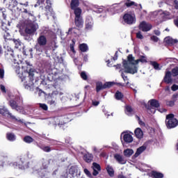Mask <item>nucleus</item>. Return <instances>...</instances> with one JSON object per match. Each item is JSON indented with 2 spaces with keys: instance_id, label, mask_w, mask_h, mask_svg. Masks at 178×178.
<instances>
[{
  "instance_id": "obj_1",
  "label": "nucleus",
  "mask_w": 178,
  "mask_h": 178,
  "mask_svg": "<svg viewBox=\"0 0 178 178\" xmlns=\"http://www.w3.org/2000/svg\"><path fill=\"white\" fill-rule=\"evenodd\" d=\"M140 62H141V63H147V57L145 56H140L139 59L136 60L133 55L129 54L127 57V60L123 61L124 73L136 74V73L138 72V67L136 65H138Z\"/></svg>"
},
{
  "instance_id": "obj_2",
  "label": "nucleus",
  "mask_w": 178,
  "mask_h": 178,
  "mask_svg": "<svg viewBox=\"0 0 178 178\" xmlns=\"http://www.w3.org/2000/svg\"><path fill=\"white\" fill-rule=\"evenodd\" d=\"M23 13L29 17L25 33L29 35H34V33L38 30V24L35 23V20H37L35 16L33 14V11L27 8H24Z\"/></svg>"
},
{
  "instance_id": "obj_3",
  "label": "nucleus",
  "mask_w": 178,
  "mask_h": 178,
  "mask_svg": "<svg viewBox=\"0 0 178 178\" xmlns=\"http://www.w3.org/2000/svg\"><path fill=\"white\" fill-rule=\"evenodd\" d=\"M131 6L143 9L141 4L138 5L131 0H127L125 3H120V4H114L111 6L109 8H108V11L111 12V15H115L116 12H123L126 8H131Z\"/></svg>"
},
{
  "instance_id": "obj_4",
  "label": "nucleus",
  "mask_w": 178,
  "mask_h": 178,
  "mask_svg": "<svg viewBox=\"0 0 178 178\" xmlns=\"http://www.w3.org/2000/svg\"><path fill=\"white\" fill-rule=\"evenodd\" d=\"M22 70H24V73L20 76L22 81H24V88L26 90H31L34 88V83L33 82V74L29 73L27 70L24 67V65L22 66Z\"/></svg>"
},
{
  "instance_id": "obj_5",
  "label": "nucleus",
  "mask_w": 178,
  "mask_h": 178,
  "mask_svg": "<svg viewBox=\"0 0 178 178\" xmlns=\"http://www.w3.org/2000/svg\"><path fill=\"white\" fill-rule=\"evenodd\" d=\"M8 50L9 52H10V55L12 56L13 65V67L15 69L17 74H20V63L23 62V58H22V56L20 55H17V56H13V50L10 47H8Z\"/></svg>"
},
{
  "instance_id": "obj_6",
  "label": "nucleus",
  "mask_w": 178,
  "mask_h": 178,
  "mask_svg": "<svg viewBox=\"0 0 178 178\" xmlns=\"http://www.w3.org/2000/svg\"><path fill=\"white\" fill-rule=\"evenodd\" d=\"M10 166H18L19 169H27L29 168V165L26 163V160L22 156L17 157L16 161L14 163H11Z\"/></svg>"
},
{
  "instance_id": "obj_7",
  "label": "nucleus",
  "mask_w": 178,
  "mask_h": 178,
  "mask_svg": "<svg viewBox=\"0 0 178 178\" xmlns=\"http://www.w3.org/2000/svg\"><path fill=\"white\" fill-rule=\"evenodd\" d=\"M165 123L168 129H173L177 126L178 121L175 118V115L173 114H169L166 116Z\"/></svg>"
},
{
  "instance_id": "obj_8",
  "label": "nucleus",
  "mask_w": 178,
  "mask_h": 178,
  "mask_svg": "<svg viewBox=\"0 0 178 178\" xmlns=\"http://www.w3.org/2000/svg\"><path fill=\"white\" fill-rule=\"evenodd\" d=\"M0 115L6 116V118H10V119H13V120H15L16 122H20L21 123L23 122L22 120L16 118L15 115H12L6 107L0 106Z\"/></svg>"
},
{
  "instance_id": "obj_9",
  "label": "nucleus",
  "mask_w": 178,
  "mask_h": 178,
  "mask_svg": "<svg viewBox=\"0 0 178 178\" xmlns=\"http://www.w3.org/2000/svg\"><path fill=\"white\" fill-rule=\"evenodd\" d=\"M54 121V124H58V126H63L65 123H67L70 122L67 116H60V117H56L54 119H51Z\"/></svg>"
},
{
  "instance_id": "obj_10",
  "label": "nucleus",
  "mask_w": 178,
  "mask_h": 178,
  "mask_svg": "<svg viewBox=\"0 0 178 178\" xmlns=\"http://www.w3.org/2000/svg\"><path fill=\"white\" fill-rule=\"evenodd\" d=\"M124 21L127 24L136 23V15L134 13H127L123 17Z\"/></svg>"
},
{
  "instance_id": "obj_11",
  "label": "nucleus",
  "mask_w": 178,
  "mask_h": 178,
  "mask_svg": "<svg viewBox=\"0 0 178 178\" xmlns=\"http://www.w3.org/2000/svg\"><path fill=\"white\" fill-rule=\"evenodd\" d=\"M72 177H76V178H79L80 177V171L79 170V168H77V166L74 165V166H72L70 168V174L67 177V178H72Z\"/></svg>"
},
{
  "instance_id": "obj_12",
  "label": "nucleus",
  "mask_w": 178,
  "mask_h": 178,
  "mask_svg": "<svg viewBox=\"0 0 178 178\" xmlns=\"http://www.w3.org/2000/svg\"><path fill=\"white\" fill-rule=\"evenodd\" d=\"M9 105L12 108V109H15L17 112H20L21 113H24V108L22 106H17V103L15 100H10L9 102Z\"/></svg>"
},
{
  "instance_id": "obj_13",
  "label": "nucleus",
  "mask_w": 178,
  "mask_h": 178,
  "mask_svg": "<svg viewBox=\"0 0 178 178\" xmlns=\"http://www.w3.org/2000/svg\"><path fill=\"white\" fill-rule=\"evenodd\" d=\"M139 29L140 30H142V31H149V30L152 29V25L146 22H142L139 25Z\"/></svg>"
},
{
  "instance_id": "obj_14",
  "label": "nucleus",
  "mask_w": 178,
  "mask_h": 178,
  "mask_svg": "<svg viewBox=\"0 0 178 178\" xmlns=\"http://www.w3.org/2000/svg\"><path fill=\"white\" fill-rule=\"evenodd\" d=\"M38 44L40 47H45L47 45V37L44 35H40L39 38L37 39Z\"/></svg>"
},
{
  "instance_id": "obj_15",
  "label": "nucleus",
  "mask_w": 178,
  "mask_h": 178,
  "mask_svg": "<svg viewBox=\"0 0 178 178\" xmlns=\"http://www.w3.org/2000/svg\"><path fill=\"white\" fill-rule=\"evenodd\" d=\"M94 26V22L92 21V17H87L86 20V29L91 30Z\"/></svg>"
},
{
  "instance_id": "obj_16",
  "label": "nucleus",
  "mask_w": 178,
  "mask_h": 178,
  "mask_svg": "<svg viewBox=\"0 0 178 178\" xmlns=\"http://www.w3.org/2000/svg\"><path fill=\"white\" fill-rule=\"evenodd\" d=\"M114 158L117 161V162H118V163H120V165H125L126 162H127L126 159H124L123 156L119 154H115L114 155Z\"/></svg>"
},
{
  "instance_id": "obj_17",
  "label": "nucleus",
  "mask_w": 178,
  "mask_h": 178,
  "mask_svg": "<svg viewBox=\"0 0 178 178\" xmlns=\"http://www.w3.org/2000/svg\"><path fill=\"white\" fill-rule=\"evenodd\" d=\"M121 137H123V140L125 143H133V136L127 133H122Z\"/></svg>"
},
{
  "instance_id": "obj_18",
  "label": "nucleus",
  "mask_w": 178,
  "mask_h": 178,
  "mask_svg": "<svg viewBox=\"0 0 178 178\" xmlns=\"http://www.w3.org/2000/svg\"><path fill=\"white\" fill-rule=\"evenodd\" d=\"M165 44L168 45H178V40L177 39H173L170 37H167L164 39Z\"/></svg>"
},
{
  "instance_id": "obj_19",
  "label": "nucleus",
  "mask_w": 178,
  "mask_h": 178,
  "mask_svg": "<svg viewBox=\"0 0 178 178\" xmlns=\"http://www.w3.org/2000/svg\"><path fill=\"white\" fill-rule=\"evenodd\" d=\"M92 168L93 169V176H97L99 172H101V165L97 163H93Z\"/></svg>"
},
{
  "instance_id": "obj_20",
  "label": "nucleus",
  "mask_w": 178,
  "mask_h": 178,
  "mask_svg": "<svg viewBox=\"0 0 178 178\" xmlns=\"http://www.w3.org/2000/svg\"><path fill=\"white\" fill-rule=\"evenodd\" d=\"M164 81L167 84H170L172 83V72L167 71L164 76Z\"/></svg>"
},
{
  "instance_id": "obj_21",
  "label": "nucleus",
  "mask_w": 178,
  "mask_h": 178,
  "mask_svg": "<svg viewBox=\"0 0 178 178\" xmlns=\"http://www.w3.org/2000/svg\"><path fill=\"white\" fill-rule=\"evenodd\" d=\"M106 170L110 177H113V176H115V170H113V167H112V165H107L106 166Z\"/></svg>"
},
{
  "instance_id": "obj_22",
  "label": "nucleus",
  "mask_w": 178,
  "mask_h": 178,
  "mask_svg": "<svg viewBox=\"0 0 178 178\" xmlns=\"http://www.w3.org/2000/svg\"><path fill=\"white\" fill-rule=\"evenodd\" d=\"M145 149H147V147L146 146H140V147H138L134 154L135 158H137L138 156H140V155H141V154L145 151Z\"/></svg>"
},
{
  "instance_id": "obj_23",
  "label": "nucleus",
  "mask_w": 178,
  "mask_h": 178,
  "mask_svg": "<svg viewBox=\"0 0 178 178\" xmlns=\"http://www.w3.org/2000/svg\"><path fill=\"white\" fill-rule=\"evenodd\" d=\"M125 113L128 116H131L132 115H134V111L130 106H125Z\"/></svg>"
},
{
  "instance_id": "obj_24",
  "label": "nucleus",
  "mask_w": 178,
  "mask_h": 178,
  "mask_svg": "<svg viewBox=\"0 0 178 178\" xmlns=\"http://www.w3.org/2000/svg\"><path fill=\"white\" fill-rule=\"evenodd\" d=\"M45 10L47 16H54V10L52 9V7H51V6L47 5L45 7Z\"/></svg>"
},
{
  "instance_id": "obj_25",
  "label": "nucleus",
  "mask_w": 178,
  "mask_h": 178,
  "mask_svg": "<svg viewBox=\"0 0 178 178\" xmlns=\"http://www.w3.org/2000/svg\"><path fill=\"white\" fill-rule=\"evenodd\" d=\"M134 154V150L131 149H127L124 150V155L127 158H130V156H131V155H133Z\"/></svg>"
},
{
  "instance_id": "obj_26",
  "label": "nucleus",
  "mask_w": 178,
  "mask_h": 178,
  "mask_svg": "<svg viewBox=\"0 0 178 178\" xmlns=\"http://www.w3.org/2000/svg\"><path fill=\"white\" fill-rule=\"evenodd\" d=\"M134 133H135V136L137 138H141L143 137V136H144L143 131L140 128L136 129Z\"/></svg>"
},
{
  "instance_id": "obj_27",
  "label": "nucleus",
  "mask_w": 178,
  "mask_h": 178,
  "mask_svg": "<svg viewBox=\"0 0 178 178\" xmlns=\"http://www.w3.org/2000/svg\"><path fill=\"white\" fill-rule=\"evenodd\" d=\"M83 159L86 161L88 163H90L91 161H92V154L90 153H86L83 156Z\"/></svg>"
},
{
  "instance_id": "obj_28",
  "label": "nucleus",
  "mask_w": 178,
  "mask_h": 178,
  "mask_svg": "<svg viewBox=\"0 0 178 178\" xmlns=\"http://www.w3.org/2000/svg\"><path fill=\"white\" fill-rule=\"evenodd\" d=\"M151 176L154 178H163V174L156 171H152Z\"/></svg>"
},
{
  "instance_id": "obj_29",
  "label": "nucleus",
  "mask_w": 178,
  "mask_h": 178,
  "mask_svg": "<svg viewBox=\"0 0 178 178\" xmlns=\"http://www.w3.org/2000/svg\"><path fill=\"white\" fill-rule=\"evenodd\" d=\"M83 18L81 17H78V18H75V24L76 26V27H83Z\"/></svg>"
},
{
  "instance_id": "obj_30",
  "label": "nucleus",
  "mask_w": 178,
  "mask_h": 178,
  "mask_svg": "<svg viewBox=\"0 0 178 178\" xmlns=\"http://www.w3.org/2000/svg\"><path fill=\"white\" fill-rule=\"evenodd\" d=\"M71 9L74 10V9H77L79 8V0H72L71 1Z\"/></svg>"
},
{
  "instance_id": "obj_31",
  "label": "nucleus",
  "mask_w": 178,
  "mask_h": 178,
  "mask_svg": "<svg viewBox=\"0 0 178 178\" xmlns=\"http://www.w3.org/2000/svg\"><path fill=\"white\" fill-rule=\"evenodd\" d=\"M79 49L81 52H87L88 51V45L86 43L79 44Z\"/></svg>"
},
{
  "instance_id": "obj_32",
  "label": "nucleus",
  "mask_w": 178,
  "mask_h": 178,
  "mask_svg": "<svg viewBox=\"0 0 178 178\" xmlns=\"http://www.w3.org/2000/svg\"><path fill=\"white\" fill-rule=\"evenodd\" d=\"M150 65L153 66L155 70H161V69H162V66H160L156 61H150Z\"/></svg>"
},
{
  "instance_id": "obj_33",
  "label": "nucleus",
  "mask_w": 178,
  "mask_h": 178,
  "mask_svg": "<svg viewBox=\"0 0 178 178\" xmlns=\"http://www.w3.org/2000/svg\"><path fill=\"white\" fill-rule=\"evenodd\" d=\"M149 103L152 108H159V102L156 99H151Z\"/></svg>"
},
{
  "instance_id": "obj_34",
  "label": "nucleus",
  "mask_w": 178,
  "mask_h": 178,
  "mask_svg": "<svg viewBox=\"0 0 178 178\" xmlns=\"http://www.w3.org/2000/svg\"><path fill=\"white\" fill-rule=\"evenodd\" d=\"M75 15V18L81 17V10L80 8H75L73 10Z\"/></svg>"
},
{
  "instance_id": "obj_35",
  "label": "nucleus",
  "mask_w": 178,
  "mask_h": 178,
  "mask_svg": "<svg viewBox=\"0 0 178 178\" xmlns=\"http://www.w3.org/2000/svg\"><path fill=\"white\" fill-rule=\"evenodd\" d=\"M105 88H104V85L102 84V82H98L96 84V91L97 92H99L101 90H104Z\"/></svg>"
},
{
  "instance_id": "obj_36",
  "label": "nucleus",
  "mask_w": 178,
  "mask_h": 178,
  "mask_svg": "<svg viewBox=\"0 0 178 178\" xmlns=\"http://www.w3.org/2000/svg\"><path fill=\"white\" fill-rule=\"evenodd\" d=\"M7 139H8L9 141H15V140H16V136L14 135V134L8 133V134H7Z\"/></svg>"
},
{
  "instance_id": "obj_37",
  "label": "nucleus",
  "mask_w": 178,
  "mask_h": 178,
  "mask_svg": "<svg viewBox=\"0 0 178 178\" xmlns=\"http://www.w3.org/2000/svg\"><path fill=\"white\" fill-rule=\"evenodd\" d=\"M24 141L27 144H31V143H33V141H34V139H33L31 136H26L24 138Z\"/></svg>"
},
{
  "instance_id": "obj_38",
  "label": "nucleus",
  "mask_w": 178,
  "mask_h": 178,
  "mask_svg": "<svg viewBox=\"0 0 178 178\" xmlns=\"http://www.w3.org/2000/svg\"><path fill=\"white\" fill-rule=\"evenodd\" d=\"M3 38L6 41V40H10V33L9 31H6L3 33Z\"/></svg>"
},
{
  "instance_id": "obj_39",
  "label": "nucleus",
  "mask_w": 178,
  "mask_h": 178,
  "mask_svg": "<svg viewBox=\"0 0 178 178\" xmlns=\"http://www.w3.org/2000/svg\"><path fill=\"white\" fill-rule=\"evenodd\" d=\"M115 97L117 99H122L123 98V94L122 92H120V91H117L115 95Z\"/></svg>"
},
{
  "instance_id": "obj_40",
  "label": "nucleus",
  "mask_w": 178,
  "mask_h": 178,
  "mask_svg": "<svg viewBox=\"0 0 178 178\" xmlns=\"http://www.w3.org/2000/svg\"><path fill=\"white\" fill-rule=\"evenodd\" d=\"M114 84L115 83L113 82H106L104 84V88H111Z\"/></svg>"
},
{
  "instance_id": "obj_41",
  "label": "nucleus",
  "mask_w": 178,
  "mask_h": 178,
  "mask_svg": "<svg viewBox=\"0 0 178 178\" xmlns=\"http://www.w3.org/2000/svg\"><path fill=\"white\" fill-rule=\"evenodd\" d=\"M122 78L123 79L124 81L126 83L127 86L129 84V78H127V76L124 74V73L122 72L121 74Z\"/></svg>"
},
{
  "instance_id": "obj_42",
  "label": "nucleus",
  "mask_w": 178,
  "mask_h": 178,
  "mask_svg": "<svg viewBox=\"0 0 178 178\" xmlns=\"http://www.w3.org/2000/svg\"><path fill=\"white\" fill-rule=\"evenodd\" d=\"M172 74L175 77L176 76H178V67L173 68L172 70Z\"/></svg>"
},
{
  "instance_id": "obj_43",
  "label": "nucleus",
  "mask_w": 178,
  "mask_h": 178,
  "mask_svg": "<svg viewBox=\"0 0 178 178\" xmlns=\"http://www.w3.org/2000/svg\"><path fill=\"white\" fill-rule=\"evenodd\" d=\"M84 173L88 176V177L92 178V175H91V172H90L87 168L84 169Z\"/></svg>"
},
{
  "instance_id": "obj_44",
  "label": "nucleus",
  "mask_w": 178,
  "mask_h": 178,
  "mask_svg": "<svg viewBox=\"0 0 178 178\" xmlns=\"http://www.w3.org/2000/svg\"><path fill=\"white\" fill-rule=\"evenodd\" d=\"M14 43L15 44V48H19V47L22 45V42L19 40H14Z\"/></svg>"
},
{
  "instance_id": "obj_45",
  "label": "nucleus",
  "mask_w": 178,
  "mask_h": 178,
  "mask_svg": "<svg viewBox=\"0 0 178 178\" xmlns=\"http://www.w3.org/2000/svg\"><path fill=\"white\" fill-rule=\"evenodd\" d=\"M1 29L3 31H9V29H8L6 24L5 23H2Z\"/></svg>"
},
{
  "instance_id": "obj_46",
  "label": "nucleus",
  "mask_w": 178,
  "mask_h": 178,
  "mask_svg": "<svg viewBox=\"0 0 178 178\" xmlns=\"http://www.w3.org/2000/svg\"><path fill=\"white\" fill-rule=\"evenodd\" d=\"M81 79H83V80H87L88 76H87V74L86 73V72H82L81 73Z\"/></svg>"
},
{
  "instance_id": "obj_47",
  "label": "nucleus",
  "mask_w": 178,
  "mask_h": 178,
  "mask_svg": "<svg viewBox=\"0 0 178 178\" xmlns=\"http://www.w3.org/2000/svg\"><path fill=\"white\" fill-rule=\"evenodd\" d=\"M164 16H169V19H172V17H174L175 15H170V13L169 11H164L163 12Z\"/></svg>"
},
{
  "instance_id": "obj_48",
  "label": "nucleus",
  "mask_w": 178,
  "mask_h": 178,
  "mask_svg": "<svg viewBox=\"0 0 178 178\" xmlns=\"http://www.w3.org/2000/svg\"><path fill=\"white\" fill-rule=\"evenodd\" d=\"M40 107L44 111H48V106H47L45 104H40Z\"/></svg>"
},
{
  "instance_id": "obj_49",
  "label": "nucleus",
  "mask_w": 178,
  "mask_h": 178,
  "mask_svg": "<svg viewBox=\"0 0 178 178\" xmlns=\"http://www.w3.org/2000/svg\"><path fill=\"white\" fill-rule=\"evenodd\" d=\"M166 105H168V106H173L175 105V101L174 100L167 101Z\"/></svg>"
},
{
  "instance_id": "obj_50",
  "label": "nucleus",
  "mask_w": 178,
  "mask_h": 178,
  "mask_svg": "<svg viewBox=\"0 0 178 178\" xmlns=\"http://www.w3.org/2000/svg\"><path fill=\"white\" fill-rule=\"evenodd\" d=\"M5 76V70L3 69L0 68V79H3V76Z\"/></svg>"
},
{
  "instance_id": "obj_51",
  "label": "nucleus",
  "mask_w": 178,
  "mask_h": 178,
  "mask_svg": "<svg viewBox=\"0 0 178 178\" xmlns=\"http://www.w3.org/2000/svg\"><path fill=\"white\" fill-rule=\"evenodd\" d=\"M49 164V162L48 161H44L42 163L43 169H47L48 168V165Z\"/></svg>"
},
{
  "instance_id": "obj_52",
  "label": "nucleus",
  "mask_w": 178,
  "mask_h": 178,
  "mask_svg": "<svg viewBox=\"0 0 178 178\" xmlns=\"http://www.w3.org/2000/svg\"><path fill=\"white\" fill-rule=\"evenodd\" d=\"M165 3L167 5H173L175 3V1H173V0H165Z\"/></svg>"
},
{
  "instance_id": "obj_53",
  "label": "nucleus",
  "mask_w": 178,
  "mask_h": 178,
  "mask_svg": "<svg viewBox=\"0 0 178 178\" xmlns=\"http://www.w3.org/2000/svg\"><path fill=\"white\" fill-rule=\"evenodd\" d=\"M136 37L139 39V40H143V38H144V36L141 34V32H138L136 33Z\"/></svg>"
},
{
  "instance_id": "obj_54",
  "label": "nucleus",
  "mask_w": 178,
  "mask_h": 178,
  "mask_svg": "<svg viewBox=\"0 0 178 178\" xmlns=\"http://www.w3.org/2000/svg\"><path fill=\"white\" fill-rule=\"evenodd\" d=\"M151 40L152 41H154V42H158V41L159 40V38H158V37L153 35L151 37Z\"/></svg>"
},
{
  "instance_id": "obj_55",
  "label": "nucleus",
  "mask_w": 178,
  "mask_h": 178,
  "mask_svg": "<svg viewBox=\"0 0 178 178\" xmlns=\"http://www.w3.org/2000/svg\"><path fill=\"white\" fill-rule=\"evenodd\" d=\"M171 90H172V91H177L178 86L176 84L172 85L171 87Z\"/></svg>"
},
{
  "instance_id": "obj_56",
  "label": "nucleus",
  "mask_w": 178,
  "mask_h": 178,
  "mask_svg": "<svg viewBox=\"0 0 178 178\" xmlns=\"http://www.w3.org/2000/svg\"><path fill=\"white\" fill-rule=\"evenodd\" d=\"M103 112L104 113V115L107 117L109 118V116H111V115L109 114V113L108 111H106V109H103Z\"/></svg>"
},
{
  "instance_id": "obj_57",
  "label": "nucleus",
  "mask_w": 178,
  "mask_h": 178,
  "mask_svg": "<svg viewBox=\"0 0 178 178\" xmlns=\"http://www.w3.org/2000/svg\"><path fill=\"white\" fill-rule=\"evenodd\" d=\"M177 98H178V95L175 94L172 95V99L175 102H176V101H177Z\"/></svg>"
},
{
  "instance_id": "obj_58",
  "label": "nucleus",
  "mask_w": 178,
  "mask_h": 178,
  "mask_svg": "<svg viewBox=\"0 0 178 178\" xmlns=\"http://www.w3.org/2000/svg\"><path fill=\"white\" fill-rule=\"evenodd\" d=\"M0 88L3 92H6V89L5 88V86L3 85H1Z\"/></svg>"
},
{
  "instance_id": "obj_59",
  "label": "nucleus",
  "mask_w": 178,
  "mask_h": 178,
  "mask_svg": "<svg viewBox=\"0 0 178 178\" xmlns=\"http://www.w3.org/2000/svg\"><path fill=\"white\" fill-rule=\"evenodd\" d=\"M24 40H26V41H31V37L27 35H24Z\"/></svg>"
},
{
  "instance_id": "obj_60",
  "label": "nucleus",
  "mask_w": 178,
  "mask_h": 178,
  "mask_svg": "<svg viewBox=\"0 0 178 178\" xmlns=\"http://www.w3.org/2000/svg\"><path fill=\"white\" fill-rule=\"evenodd\" d=\"M43 151H44L45 152H49V151H51V149L49 148V147H44L43 148Z\"/></svg>"
},
{
  "instance_id": "obj_61",
  "label": "nucleus",
  "mask_w": 178,
  "mask_h": 178,
  "mask_svg": "<svg viewBox=\"0 0 178 178\" xmlns=\"http://www.w3.org/2000/svg\"><path fill=\"white\" fill-rule=\"evenodd\" d=\"M148 113H155V108H152L148 110Z\"/></svg>"
},
{
  "instance_id": "obj_62",
  "label": "nucleus",
  "mask_w": 178,
  "mask_h": 178,
  "mask_svg": "<svg viewBox=\"0 0 178 178\" xmlns=\"http://www.w3.org/2000/svg\"><path fill=\"white\" fill-rule=\"evenodd\" d=\"M70 50L74 54L76 51H74V46L73 44H70Z\"/></svg>"
},
{
  "instance_id": "obj_63",
  "label": "nucleus",
  "mask_w": 178,
  "mask_h": 178,
  "mask_svg": "<svg viewBox=\"0 0 178 178\" xmlns=\"http://www.w3.org/2000/svg\"><path fill=\"white\" fill-rule=\"evenodd\" d=\"M174 3H175V9H178V1L177 0H175L174 1Z\"/></svg>"
},
{
  "instance_id": "obj_64",
  "label": "nucleus",
  "mask_w": 178,
  "mask_h": 178,
  "mask_svg": "<svg viewBox=\"0 0 178 178\" xmlns=\"http://www.w3.org/2000/svg\"><path fill=\"white\" fill-rule=\"evenodd\" d=\"M118 178H127L126 177H124V175L120 174L118 175Z\"/></svg>"
}]
</instances>
